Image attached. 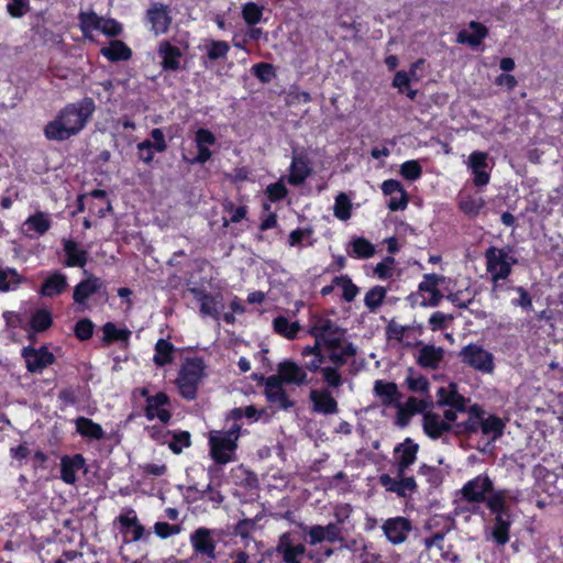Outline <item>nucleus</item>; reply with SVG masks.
Masks as SVG:
<instances>
[{"instance_id": "obj_1", "label": "nucleus", "mask_w": 563, "mask_h": 563, "mask_svg": "<svg viewBox=\"0 0 563 563\" xmlns=\"http://www.w3.org/2000/svg\"><path fill=\"white\" fill-rule=\"evenodd\" d=\"M522 500V493L519 489H498L487 500V508L493 515L490 525L485 530L488 541L498 547H504L510 539V527L512 518L510 508Z\"/></svg>"}, {"instance_id": "obj_2", "label": "nucleus", "mask_w": 563, "mask_h": 563, "mask_svg": "<svg viewBox=\"0 0 563 563\" xmlns=\"http://www.w3.org/2000/svg\"><path fill=\"white\" fill-rule=\"evenodd\" d=\"M438 404L448 406L443 413L426 412L423 415V430L433 439L440 438L451 429V424L465 411V399L459 395L454 384L439 387L437 390Z\"/></svg>"}, {"instance_id": "obj_3", "label": "nucleus", "mask_w": 563, "mask_h": 563, "mask_svg": "<svg viewBox=\"0 0 563 563\" xmlns=\"http://www.w3.org/2000/svg\"><path fill=\"white\" fill-rule=\"evenodd\" d=\"M95 111V102L85 98L66 106L44 129L45 136L52 141H65L78 134Z\"/></svg>"}, {"instance_id": "obj_4", "label": "nucleus", "mask_w": 563, "mask_h": 563, "mask_svg": "<svg viewBox=\"0 0 563 563\" xmlns=\"http://www.w3.org/2000/svg\"><path fill=\"white\" fill-rule=\"evenodd\" d=\"M467 418L456 424L457 431L466 433L470 438L478 435L482 451H488L504 433L505 423L494 415L486 413L479 406L465 407Z\"/></svg>"}, {"instance_id": "obj_5", "label": "nucleus", "mask_w": 563, "mask_h": 563, "mask_svg": "<svg viewBox=\"0 0 563 563\" xmlns=\"http://www.w3.org/2000/svg\"><path fill=\"white\" fill-rule=\"evenodd\" d=\"M241 426L233 423L228 430H211L208 433V445L211 459L220 465L235 460Z\"/></svg>"}, {"instance_id": "obj_6", "label": "nucleus", "mask_w": 563, "mask_h": 563, "mask_svg": "<svg viewBox=\"0 0 563 563\" xmlns=\"http://www.w3.org/2000/svg\"><path fill=\"white\" fill-rule=\"evenodd\" d=\"M308 333L316 340L313 345L322 349L334 347L344 339V331L333 320L321 314H311Z\"/></svg>"}, {"instance_id": "obj_7", "label": "nucleus", "mask_w": 563, "mask_h": 563, "mask_svg": "<svg viewBox=\"0 0 563 563\" xmlns=\"http://www.w3.org/2000/svg\"><path fill=\"white\" fill-rule=\"evenodd\" d=\"M85 279L80 280L73 291V300L77 311L90 310L97 300L106 295V286L101 278L84 271Z\"/></svg>"}, {"instance_id": "obj_8", "label": "nucleus", "mask_w": 563, "mask_h": 563, "mask_svg": "<svg viewBox=\"0 0 563 563\" xmlns=\"http://www.w3.org/2000/svg\"><path fill=\"white\" fill-rule=\"evenodd\" d=\"M206 365L199 357L187 358L180 367L176 379L180 395L192 400L196 398L199 384L205 377Z\"/></svg>"}, {"instance_id": "obj_9", "label": "nucleus", "mask_w": 563, "mask_h": 563, "mask_svg": "<svg viewBox=\"0 0 563 563\" xmlns=\"http://www.w3.org/2000/svg\"><path fill=\"white\" fill-rule=\"evenodd\" d=\"M486 271L490 278L507 279L518 260L510 246H489L485 252Z\"/></svg>"}, {"instance_id": "obj_10", "label": "nucleus", "mask_w": 563, "mask_h": 563, "mask_svg": "<svg viewBox=\"0 0 563 563\" xmlns=\"http://www.w3.org/2000/svg\"><path fill=\"white\" fill-rule=\"evenodd\" d=\"M444 280L443 276L426 274L418 286V291L410 296L413 303L420 307H438L443 298L439 290V284Z\"/></svg>"}, {"instance_id": "obj_11", "label": "nucleus", "mask_w": 563, "mask_h": 563, "mask_svg": "<svg viewBox=\"0 0 563 563\" xmlns=\"http://www.w3.org/2000/svg\"><path fill=\"white\" fill-rule=\"evenodd\" d=\"M462 362L483 374H492L495 369L494 355L478 344H467L460 352Z\"/></svg>"}, {"instance_id": "obj_12", "label": "nucleus", "mask_w": 563, "mask_h": 563, "mask_svg": "<svg viewBox=\"0 0 563 563\" xmlns=\"http://www.w3.org/2000/svg\"><path fill=\"white\" fill-rule=\"evenodd\" d=\"M498 489H494V484L487 475H478L468 481L462 488L463 497L471 503H485Z\"/></svg>"}, {"instance_id": "obj_13", "label": "nucleus", "mask_w": 563, "mask_h": 563, "mask_svg": "<svg viewBox=\"0 0 563 563\" xmlns=\"http://www.w3.org/2000/svg\"><path fill=\"white\" fill-rule=\"evenodd\" d=\"M121 533L125 538V542H136L151 533L145 531V528L140 522L134 509L125 508L118 517Z\"/></svg>"}, {"instance_id": "obj_14", "label": "nucleus", "mask_w": 563, "mask_h": 563, "mask_svg": "<svg viewBox=\"0 0 563 563\" xmlns=\"http://www.w3.org/2000/svg\"><path fill=\"white\" fill-rule=\"evenodd\" d=\"M190 291L199 302V310L202 317H210L216 321L221 319V312L224 309L223 297L221 294L211 295L197 288H192Z\"/></svg>"}, {"instance_id": "obj_15", "label": "nucleus", "mask_w": 563, "mask_h": 563, "mask_svg": "<svg viewBox=\"0 0 563 563\" xmlns=\"http://www.w3.org/2000/svg\"><path fill=\"white\" fill-rule=\"evenodd\" d=\"M194 142L197 154L191 158H187V162L194 165L205 164L210 161L213 154L211 147L217 143L216 135L209 129L199 128L195 133Z\"/></svg>"}, {"instance_id": "obj_16", "label": "nucleus", "mask_w": 563, "mask_h": 563, "mask_svg": "<svg viewBox=\"0 0 563 563\" xmlns=\"http://www.w3.org/2000/svg\"><path fill=\"white\" fill-rule=\"evenodd\" d=\"M144 416L147 420L157 419L166 424L172 418L170 400L166 393L158 391L147 399L144 408Z\"/></svg>"}, {"instance_id": "obj_17", "label": "nucleus", "mask_w": 563, "mask_h": 563, "mask_svg": "<svg viewBox=\"0 0 563 563\" xmlns=\"http://www.w3.org/2000/svg\"><path fill=\"white\" fill-rule=\"evenodd\" d=\"M21 354L25 360L27 371L31 373H42L44 368L55 361L54 354L46 346L38 349L25 346L22 349Z\"/></svg>"}, {"instance_id": "obj_18", "label": "nucleus", "mask_w": 563, "mask_h": 563, "mask_svg": "<svg viewBox=\"0 0 563 563\" xmlns=\"http://www.w3.org/2000/svg\"><path fill=\"white\" fill-rule=\"evenodd\" d=\"M380 189L383 195L389 198L387 201V208L390 211H400L407 208L409 197L400 181L396 179H387L383 181Z\"/></svg>"}, {"instance_id": "obj_19", "label": "nucleus", "mask_w": 563, "mask_h": 563, "mask_svg": "<svg viewBox=\"0 0 563 563\" xmlns=\"http://www.w3.org/2000/svg\"><path fill=\"white\" fill-rule=\"evenodd\" d=\"M264 387L266 399L271 405L284 410L294 406V402L286 394L284 383L280 380V377H276L275 375L267 377Z\"/></svg>"}, {"instance_id": "obj_20", "label": "nucleus", "mask_w": 563, "mask_h": 563, "mask_svg": "<svg viewBox=\"0 0 563 563\" xmlns=\"http://www.w3.org/2000/svg\"><path fill=\"white\" fill-rule=\"evenodd\" d=\"M467 167L474 176V185L477 187L486 186L490 180L489 170L492 167L488 163V154L481 151H475L470 154L466 162Z\"/></svg>"}, {"instance_id": "obj_21", "label": "nucleus", "mask_w": 563, "mask_h": 563, "mask_svg": "<svg viewBox=\"0 0 563 563\" xmlns=\"http://www.w3.org/2000/svg\"><path fill=\"white\" fill-rule=\"evenodd\" d=\"M312 411L323 416L339 412V405L329 388H313L309 393Z\"/></svg>"}, {"instance_id": "obj_22", "label": "nucleus", "mask_w": 563, "mask_h": 563, "mask_svg": "<svg viewBox=\"0 0 563 563\" xmlns=\"http://www.w3.org/2000/svg\"><path fill=\"white\" fill-rule=\"evenodd\" d=\"M139 158L145 164H150L156 153H163L167 148V143L162 129L155 128L151 131V140H144L137 144Z\"/></svg>"}, {"instance_id": "obj_23", "label": "nucleus", "mask_w": 563, "mask_h": 563, "mask_svg": "<svg viewBox=\"0 0 563 563\" xmlns=\"http://www.w3.org/2000/svg\"><path fill=\"white\" fill-rule=\"evenodd\" d=\"M190 543L197 554L206 558L207 562H212L216 559V541L213 531L208 528H198L190 536Z\"/></svg>"}, {"instance_id": "obj_24", "label": "nucleus", "mask_w": 563, "mask_h": 563, "mask_svg": "<svg viewBox=\"0 0 563 563\" xmlns=\"http://www.w3.org/2000/svg\"><path fill=\"white\" fill-rule=\"evenodd\" d=\"M379 483L387 492L395 493L399 497H407L412 495L417 489L416 481L412 476H398V471H396V476L391 477L388 474H383L379 476Z\"/></svg>"}, {"instance_id": "obj_25", "label": "nucleus", "mask_w": 563, "mask_h": 563, "mask_svg": "<svg viewBox=\"0 0 563 563\" xmlns=\"http://www.w3.org/2000/svg\"><path fill=\"white\" fill-rule=\"evenodd\" d=\"M51 227V214L43 211H36L24 220L21 225V232L29 239H37L44 235Z\"/></svg>"}, {"instance_id": "obj_26", "label": "nucleus", "mask_w": 563, "mask_h": 563, "mask_svg": "<svg viewBox=\"0 0 563 563\" xmlns=\"http://www.w3.org/2000/svg\"><path fill=\"white\" fill-rule=\"evenodd\" d=\"M146 21L155 35L164 34L172 23L170 10L163 3H153L146 11Z\"/></svg>"}, {"instance_id": "obj_27", "label": "nucleus", "mask_w": 563, "mask_h": 563, "mask_svg": "<svg viewBox=\"0 0 563 563\" xmlns=\"http://www.w3.org/2000/svg\"><path fill=\"white\" fill-rule=\"evenodd\" d=\"M411 528V522L400 516L387 519L382 526L384 534L393 544L405 542Z\"/></svg>"}, {"instance_id": "obj_28", "label": "nucleus", "mask_w": 563, "mask_h": 563, "mask_svg": "<svg viewBox=\"0 0 563 563\" xmlns=\"http://www.w3.org/2000/svg\"><path fill=\"white\" fill-rule=\"evenodd\" d=\"M280 377L284 384H292L302 386L308 384V373L302 365L294 361L286 360L278 364V373L275 375Z\"/></svg>"}, {"instance_id": "obj_29", "label": "nucleus", "mask_w": 563, "mask_h": 563, "mask_svg": "<svg viewBox=\"0 0 563 563\" xmlns=\"http://www.w3.org/2000/svg\"><path fill=\"white\" fill-rule=\"evenodd\" d=\"M424 544L429 550L435 549L439 552V558H434L432 563H461L460 555L453 551L451 545L445 544L443 534L435 533L426 539Z\"/></svg>"}, {"instance_id": "obj_30", "label": "nucleus", "mask_w": 563, "mask_h": 563, "mask_svg": "<svg viewBox=\"0 0 563 563\" xmlns=\"http://www.w3.org/2000/svg\"><path fill=\"white\" fill-rule=\"evenodd\" d=\"M418 453V444L411 439H406L395 449V462L398 476H402L406 470L415 463Z\"/></svg>"}, {"instance_id": "obj_31", "label": "nucleus", "mask_w": 563, "mask_h": 563, "mask_svg": "<svg viewBox=\"0 0 563 563\" xmlns=\"http://www.w3.org/2000/svg\"><path fill=\"white\" fill-rule=\"evenodd\" d=\"M305 551V545L296 542L290 533L280 536L277 552L282 554L285 563H300L299 559L303 555Z\"/></svg>"}, {"instance_id": "obj_32", "label": "nucleus", "mask_w": 563, "mask_h": 563, "mask_svg": "<svg viewBox=\"0 0 563 563\" xmlns=\"http://www.w3.org/2000/svg\"><path fill=\"white\" fill-rule=\"evenodd\" d=\"M86 462L81 454L65 455L60 460V478L64 483L74 485L77 474L85 468Z\"/></svg>"}, {"instance_id": "obj_33", "label": "nucleus", "mask_w": 563, "mask_h": 563, "mask_svg": "<svg viewBox=\"0 0 563 563\" xmlns=\"http://www.w3.org/2000/svg\"><path fill=\"white\" fill-rule=\"evenodd\" d=\"M68 287L67 276L58 271L51 272L44 278L38 294L42 297L53 298L63 294Z\"/></svg>"}, {"instance_id": "obj_34", "label": "nucleus", "mask_w": 563, "mask_h": 563, "mask_svg": "<svg viewBox=\"0 0 563 563\" xmlns=\"http://www.w3.org/2000/svg\"><path fill=\"white\" fill-rule=\"evenodd\" d=\"M311 172L309 158L301 154L295 155L289 167L287 180L290 185L299 186L310 176Z\"/></svg>"}, {"instance_id": "obj_35", "label": "nucleus", "mask_w": 563, "mask_h": 563, "mask_svg": "<svg viewBox=\"0 0 563 563\" xmlns=\"http://www.w3.org/2000/svg\"><path fill=\"white\" fill-rule=\"evenodd\" d=\"M158 55L162 58V67L165 70H178L183 51L167 41H163L158 46Z\"/></svg>"}, {"instance_id": "obj_36", "label": "nucleus", "mask_w": 563, "mask_h": 563, "mask_svg": "<svg viewBox=\"0 0 563 563\" xmlns=\"http://www.w3.org/2000/svg\"><path fill=\"white\" fill-rule=\"evenodd\" d=\"M63 247L66 255L65 266L67 267H85L88 262V252L80 249L78 243L70 240H63Z\"/></svg>"}, {"instance_id": "obj_37", "label": "nucleus", "mask_w": 563, "mask_h": 563, "mask_svg": "<svg viewBox=\"0 0 563 563\" xmlns=\"http://www.w3.org/2000/svg\"><path fill=\"white\" fill-rule=\"evenodd\" d=\"M307 536L309 538V543L312 545L323 541L335 542L340 539V529L335 523L312 526L308 528Z\"/></svg>"}, {"instance_id": "obj_38", "label": "nucleus", "mask_w": 563, "mask_h": 563, "mask_svg": "<svg viewBox=\"0 0 563 563\" xmlns=\"http://www.w3.org/2000/svg\"><path fill=\"white\" fill-rule=\"evenodd\" d=\"M487 34L488 30L485 25L479 22L472 21L468 29L462 30L457 33V42L475 47L482 44Z\"/></svg>"}, {"instance_id": "obj_39", "label": "nucleus", "mask_w": 563, "mask_h": 563, "mask_svg": "<svg viewBox=\"0 0 563 563\" xmlns=\"http://www.w3.org/2000/svg\"><path fill=\"white\" fill-rule=\"evenodd\" d=\"M444 350L434 345H423L418 351L417 362L421 367L435 369L440 366Z\"/></svg>"}, {"instance_id": "obj_40", "label": "nucleus", "mask_w": 563, "mask_h": 563, "mask_svg": "<svg viewBox=\"0 0 563 563\" xmlns=\"http://www.w3.org/2000/svg\"><path fill=\"white\" fill-rule=\"evenodd\" d=\"M374 394L378 397L384 406L398 404L400 394L398 387L393 382L377 379L374 383Z\"/></svg>"}, {"instance_id": "obj_41", "label": "nucleus", "mask_w": 563, "mask_h": 563, "mask_svg": "<svg viewBox=\"0 0 563 563\" xmlns=\"http://www.w3.org/2000/svg\"><path fill=\"white\" fill-rule=\"evenodd\" d=\"M329 352V360L332 363L331 366L341 368L349 358L354 357L356 354V347L349 342H340L334 347H324Z\"/></svg>"}, {"instance_id": "obj_42", "label": "nucleus", "mask_w": 563, "mask_h": 563, "mask_svg": "<svg viewBox=\"0 0 563 563\" xmlns=\"http://www.w3.org/2000/svg\"><path fill=\"white\" fill-rule=\"evenodd\" d=\"M74 423L76 431L85 439L99 441L104 438L102 427L89 418L78 417Z\"/></svg>"}, {"instance_id": "obj_43", "label": "nucleus", "mask_w": 563, "mask_h": 563, "mask_svg": "<svg viewBox=\"0 0 563 563\" xmlns=\"http://www.w3.org/2000/svg\"><path fill=\"white\" fill-rule=\"evenodd\" d=\"M222 208L225 213L222 218L223 228H228L231 223H239L246 218L247 207L244 205L235 206L232 200L225 199L222 202Z\"/></svg>"}, {"instance_id": "obj_44", "label": "nucleus", "mask_w": 563, "mask_h": 563, "mask_svg": "<svg viewBox=\"0 0 563 563\" xmlns=\"http://www.w3.org/2000/svg\"><path fill=\"white\" fill-rule=\"evenodd\" d=\"M322 347L318 345H306L302 347L300 354L303 358L310 357L302 365L306 372L316 373L323 367L324 356L321 353Z\"/></svg>"}, {"instance_id": "obj_45", "label": "nucleus", "mask_w": 563, "mask_h": 563, "mask_svg": "<svg viewBox=\"0 0 563 563\" xmlns=\"http://www.w3.org/2000/svg\"><path fill=\"white\" fill-rule=\"evenodd\" d=\"M273 330L287 340H294L298 335L300 324L297 321H290L284 316H277L273 320Z\"/></svg>"}, {"instance_id": "obj_46", "label": "nucleus", "mask_w": 563, "mask_h": 563, "mask_svg": "<svg viewBox=\"0 0 563 563\" xmlns=\"http://www.w3.org/2000/svg\"><path fill=\"white\" fill-rule=\"evenodd\" d=\"M101 54L110 62L128 60L132 51L122 41L114 40L109 46L101 48Z\"/></svg>"}, {"instance_id": "obj_47", "label": "nucleus", "mask_w": 563, "mask_h": 563, "mask_svg": "<svg viewBox=\"0 0 563 563\" xmlns=\"http://www.w3.org/2000/svg\"><path fill=\"white\" fill-rule=\"evenodd\" d=\"M79 27L86 38L92 40L93 32L100 27L101 16L93 11L80 12L78 15Z\"/></svg>"}, {"instance_id": "obj_48", "label": "nucleus", "mask_w": 563, "mask_h": 563, "mask_svg": "<svg viewBox=\"0 0 563 563\" xmlns=\"http://www.w3.org/2000/svg\"><path fill=\"white\" fill-rule=\"evenodd\" d=\"M102 332H103V342L106 344H111L113 342L126 343L131 336V331L128 328H125V327L119 328L113 322H107L102 327Z\"/></svg>"}, {"instance_id": "obj_49", "label": "nucleus", "mask_w": 563, "mask_h": 563, "mask_svg": "<svg viewBox=\"0 0 563 563\" xmlns=\"http://www.w3.org/2000/svg\"><path fill=\"white\" fill-rule=\"evenodd\" d=\"M374 253L375 246L364 238H354L347 249V254L355 258H369Z\"/></svg>"}, {"instance_id": "obj_50", "label": "nucleus", "mask_w": 563, "mask_h": 563, "mask_svg": "<svg viewBox=\"0 0 563 563\" xmlns=\"http://www.w3.org/2000/svg\"><path fill=\"white\" fill-rule=\"evenodd\" d=\"M22 283L21 275L14 268L0 266V291L15 290Z\"/></svg>"}, {"instance_id": "obj_51", "label": "nucleus", "mask_w": 563, "mask_h": 563, "mask_svg": "<svg viewBox=\"0 0 563 563\" xmlns=\"http://www.w3.org/2000/svg\"><path fill=\"white\" fill-rule=\"evenodd\" d=\"M264 5L256 2H246L241 8V14L247 26H254L262 22Z\"/></svg>"}, {"instance_id": "obj_52", "label": "nucleus", "mask_w": 563, "mask_h": 563, "mask_svg": "<svg viewBox=\"0 0 563 563\" xmlns=\"http://www.w3.org/2000/svg\"><path fill=\"white\" fill-rule=\"evenodd\" d=\"M53 323V317L47 309L35 310L30 319V331L43 332L51 328Z\"/></svg>"}, {"instance_id": "obj_53", "label": "nucleus", "mask_w": 563, "mask_h": 563, "mask_svg": "<svg viewBox=\"0 0 563 563\" xmlns=\"http://www.w3.org/2000/svg\"><path fill=\"white\" fill-rule=\"evenodd\" d=\"M174 345L167 340L159 339L155 344V354L153 357L157 366H165L173 361Z\"/></svg>"}, {"instance_id": "obj_54", "label": "nucleus", "mask_w": 563, "mask_h": 563, "mask_svg": "<svg viewBox=\"0 0 563 563\" xmlns=\"http://www.w3.org/2000/svg\"><path fill=\"white\" fill-rule=\"evenodd\" d=\"M333 286L341 289L342 298L346 302H351L358 295V287L352 282L347 275H341L333 278Z\"/></svg>"}, {"instance_id": "obj_55", "label": "nucleus", "mask_w": 563, "mask_h": 563, "mask_svg": "<svg viewBox=\"0 0 563 563\" xmlns=\"http://www.w3.org/2000/svg\"><path fill=\"white\" fill-rule=\"evenodd\" d=\"M387 290L383 286L371 288L364 297V303L371 312H375L384 302Z\"/></svg>"}, {"instance_id": "obj_56", "label": "nucleus", "mask_w": 563, "mask_h": 563, "mask_svg": "<svg viewBox=\"0 0 563 563\" xmlns=\"http://www.w3.org/2000/svg\"><path fill=\"white\" fill-rule=\"evenodd\" d=\"M333 213L341 221H346L351 218L352 202L346 194L340 192L335 197Z\"/></svg>"}, {"instance_id": "obj_57", "label": "nucleus", "mask_w": 563, "mask_h": 563, "mask_svg": "<svg viewBox=\"0 0 563 563\" xmlns=\"http://www.w3.org/2000/svg\"><path fill=\"white\" fill-rule=\"evenodd\" d=\"M406 384L410 391L417 393L420 395H428L429 391V382L428 379L412 369L409 371L406 377Z\"/></svg>"}, {"instance_id": "obj_58", "label": "nucleus", "mask_w": 563, "mask_h": 563, "mask_svg": "<svg viewBox=\"0 0 563 563\" xmlns=\"http://www.w3.org/2000/svg\"><path fill=\"white\" fill-rule=\"evenodd\" d=\"M427 404L424 400L410 397L405 404H397L398 407V418H408L415 413L421 412L424 410Z\"/></svg>"}, {"instance_id": "obj_59", "label": "nucleus", "mask_w": 563, "mask_h": 563, "mask_svg": "<svg viewBox=\"0 0 563 563\" xmlns=\"http://www.w3.org/2000/svg\"><path fill=\"white\" fill-rule=\"evenodd\" d=\"M320 373L322 375L324 383L327 384L325 388H339L344 383L342 373L340 368H338L336 366H323Z\"/></svg>"}, {"instance_id": "obj_60", "label": "nucleus", "mask_w": 563, "mask_h": 563, "mask_svg": "<svg viewBox=\"0 0 563 563\" xmlns=\"http://www.w3.org/2000/svg\"><path fill=\"white\" fill-rule=\"evenodd\" d=\"M484 206L482 197L465 196L460 200V209L468 217H476Z\"/></svg>"}, {"instance_id": "obj_61", "label": "nucleus", "mask_w": 563, "mask_h": 563, "mask_svg": "<svg viewBox=\"0 0 563 563\" xmlns=\"http://www.w3.org/2000/svg\"><path fill=\"white\" fill-rule=\"evenodd\" d=\"M446 299L455 307L464 309L473 302L474 291L466 287L448 294Z\"/></svg>"}, {"instance_id": "obj_62", "label": "nucleus", "mask_w": 563, "mask_h": 563, "mask_svg": "<svg viewBox=\"0 0 563 563\" xmlns=\"http://www.w3.org/2000/svg\"><path fill=\"white\" fill-rule=\"evenodd\" d=\"M166 435L170 437L168 445L169 449L176 454H179L184 449L191 445V437L188 431H178L174 433L168 432Z\"/></svg>"}, {"instance_id": "obj_63", "label": "nucleus", "mask_w": 563, "mask_h": 563, "mask_svg": "<svg viewBox=\"0 0 563 563\" xmlns=\"http://www.w3.org/2000/svg\"><path fill=\"white\" fill-rule=\"evenodd\" d=\"M205 49L208 58L216 60L224 58L230 51V46L225 41L211 40L205 45Z\"/></svg>"}, {"instance_id": "obj_64", "label": "nucleus", "mask_w": 563, "mask_h": 563, "mask_svg": "<svg viewBox=\"0 0 563 563\" xmlns=\"http://www.w3.org/2000/svg\"><path fill=\"white\" fill-rule=\"evenodd\" d=\"M400 175L407 180L415 181L422 175V167L418 161H407L400 165Z\"/></svg>"}]
</instances>
